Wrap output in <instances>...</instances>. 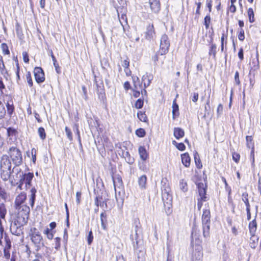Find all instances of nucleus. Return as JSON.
Returning a JSON list of instances; mask_svg holds the SVG:
<instances>
[{"mask_svg": "<svg viewBox=\"0 0 261 261\" xmlns=\"http://www.w3.org/2000/svg\"><path fill=\"white\" fill-rule=\"evenodd\" d=\"M246 140L247 147L251 149L254 148V142L252 136H247L246 137Z\"/></svg>", "mask_w": 261, "mask_h": 261, "instance_id": "nucleus-33", "label": "nucleus"}, {"mask_svg": "<svg viewBox=\"0 0 261 261\" xmlns=\"http://www.w3.org/2000/svg\"><path fill=\"white\" fill-rule=\"evenodd\" d=\"M181 162L182 164L186 167H189L190 166L191 158L188 153H185L181 155Z\"/></svg>", "mask_w": 261, "mask_h": 261, "instance_id": "nucleus-21", "label": "nucleus"}, {"mask_svg": "<svg viewBox=\"0 0 261 261\" xmlns=\"http://www.w3.org/2000/svg\"><path fill=\"white\" fill-rule=\"evenodd\" d=\"M22 226L18 225L15 222L12 224L10 226V231L13 234L20 236L23 234Z\"/></svg>", "mask_w": 261, "mask_h": 261, "instance_id": "nucleus-14", "label": "nucleus"}, {"mask_svg": "<svg viewBox=\"0 0 261 261\" xmlns=\"http://www.w3.org/2000/svg\"><path fill=\"white\" fill-rule=\"evenodd\" d=\"M51 57L52 58V60H53V61L54 66V67L55 68L56 72L58 74H60L61 72V68H60V67L59 65V64L57 63V60H56L55 57L54 56L52 51H51Z\"/></svg>", "mask_w": 261, "mask_h": 261, "instance_id": "nucleus-31", "label": "nucleus"}, {"mask_svg": "<svg viewBox=\"0 0 261 261\" xmlns=\"http://www.w3.org/2000/svg\"><path fill=\"white\" fill-rule=\"evenodd\" d=\"M36 152L37 150L35 148H32L31 150L32 158L33 162L35 164L36 160Z\"/></svg>", "mask_w": 261, "mask_h": 261, "instance_id": "nucleus-51", "label": "nucleus"}, {"mask_svg": "<svg viewBox=\"0 0 261 261\" xmlns=\"http://www.w3.org/2000/svg\"><path fill=\"white\" fill-rule=\"evenodd\" d=\"M180 189L184 192H187L188 190L187 182L184 179H181L179 182Z\"/></svg>", "mask_w": 261, "mask_h": 261, "instance_id": "nucleus-41", "label": "nucleus"}, {"mask_svg": "<svg viewBox=\"0 0 261 261\" xmlns=\"http://www.w3.org/2000/svg\"><path fill=\"white\" fill-rule=\"evenodd\" d=\"M7 96H8L9 98V100L7 101L6 104L7 109V113L11 116L14 112V107L12 98L8 95H7Z\"/></svg>", "mask_w": 261, "mask_h": 261, "instance_id": "nucleus-20", "label": "nucleus"}, {"mask_svg": "<svg viewBox=\"0 0 261 261\" xmlns=\"http://www.w3.org/2000/svg\"><path fill=\"white\" fill-rule=\"evenodd\" d=\"M6 114L5 108L2 102L0 100V119L4 118Z\"/></svg>", "mask_w": 261, "mask_h": 261, "instance_id": "nucleus-42", "label": "nucleus"}, {"mask_svg": "<svg viewBox=\"0 0 261 261\" xmlns=\"http://www.w3.org/2000/svg\"><path fill=\"white\" fill-rule=\"evenodd\" d=\"M0 71L1 74L6 79L8 75V71L6 68L2 56L0 55Z\"/></svg>", "mask_w": 261, "mask_h": 261, "instance_id": "nucleus-26", "label": "nucleus"}, {"mask_svg": "<svg viewBox=\"0 0 261 261\" xmlns=\"http://www.w3.org/2000/svg\"><path fill=\"white\" fill-rule=\"evenodd\" d=\"M34 177L33 173H28L23 174V180H25V187H30L31 186L32 180Z\"/></svg>", "mask_w": 261, "mask_h": 261, "instance_id": "nucleus-19", "label": "nucleus"}, {"mask_svg": "<svg viewBox=\"0 0 261 261\" xmlns=\"http://www.w3.org/2000/svg\"><path fill=\"white\" fill-rule=\"evenodd\" d=\"M172 113L173 119H175L179 115L178 105L176 102V99L173 101Z\"/></svg>", "mask_w": 261, "mask_h": 261, "instance_id": "nucleus-22", "label": "nucleus"}, {"mask_svg": "<svg viewBox=\"0 0 261 261\" xmlns=\"http://www.w3.org/2000/svg\"><path fill=\"white\" fill-rule=\"evenodd\" d=\"M7 213V210L4 203L0 204V217L2 219H4Z\"/></svg>", "mask_w": 261, "mask_h": 261, "instance_id": "nucleus-40", "label": "nucleus"}, {"mask_svg": "<svg viewBox=\"0 0 261 261\" xmlns=\"http://www.w3.org/2000/svg\"><path fill=\"white\" fill-rule=\"evenodd\" d=\"M27 80L29 85L30 87L33 86V81L32 80L31 75L30 72H28L26 74Z\"/></svg>", "mask_w": 261, "mask_h": 261, "instance_id": "nucleus-50", "label": "nucleus"}, {"mask_svg": "<svg viewBox=\"0 0 261 261\" xmlns=\"http://www.w3.org/2000/svg\"><path fill=\"white\" fill-rule=\"evenodd\" d=\"M242 199L245 204L246 210H250V205L248 199V194L247 192H244L242 194Z\"/></svg>", "mask_w": 261, "mask_h": 261, "instance_id": "nucleus-29", "label": "nucleus"}, {"mask_svg": "<svg viewBox=\"0 0 261 261\" xmlns=\"http://www.w3.org/2000/svg\"><path fill=\"white\" fill-rule=\"evenodd\" d=\"M140 158L143 161H145L148 157V153L144 146H140L138 149Z\"/></svg>", "mask_w": 261, "mask_h": 261, "instance_id": "nucleus-25", "label": "nucleus"}, {"mask_svg": "<svg viewBox=\"0 0 261 261\" xmlns=\"http://www.w3.org/2000/svg\"><path fill=\"white\" fill-rule=\"evenodd\" d=\"M95 204L97 207L100 206L101 207H103L105 205L106 207H107V199L103 197V195L99 194L98 193L96 195L94 199Z\"/></svg>", "mask_w": 261, "mask_h": 261, "instance_id": "nucleus-13", "label": "nucleus"}, {"mask_svg": "<svg viewBox=\"0 0 261 261\" xmlns=\"http://www.w3.org/2000/svg\"><path fill=\"white\" fill-rule=\"evenodd\" d=\"M1 48L3 50V53L5 55H9L10 54V51L8 49V47L6 43H2L1 45Z\"/></svg>", "mask_w": 261, "mask_h": 261, "instance_id": "nucleus-46", "label": "nucleus"}, {"mask_svg": "<svg viewBox=\"0 0 261 261\" xmlns=\"http://www.w3.org/2000/svg\"><path fill=\"white\" fill-rule=\"evenodd\" d=\"M7 131L8 136L10 137V139L12 140L16 138V136L17 134V131L16 129L10 127L7 129Z\"/></svg>", "mask_w": 261, "mask_h": 261, "instance_id": "nucleus-27", "label": "nucleus"}, {"mask_svg": "<svg viewBox=\"0 0 261 261\" xmlns=\"http://www.w3.org/2000/svg\"><path fill=\"white\" fill-rule=\"evenodd\" d=\"M200 234L196 227H193L191 233V246L193 248L192 260L201 261L203 256L202 240L199 239Z\"/></svg>", "mask_w": 261, "mask_h": 261, "instance_id": "nucleus-1", "label": "nucleus"}, {"mask_svg": "<svg viewBox=\"0 0 261 261\" xmlns=\"http://www.w3.org/2000/svg\"><path fill=\"white\" fill-rule=\"evenodd\" d=\"M198 202H197V207L198 210H200L202 204L203 202L204 201L203 200L201 199V198H198L197 199Z\"/></svg>", "mask_w": 261, "mask_h": 261, "instance_id": "nucleus-61", "label": "nucleus"}, {"mask_svg": "<svg viewBox=\"0 0 261 261\" xmlns=\"http://www.w3.org/2000/svg\"><path fill=\"white\" fill-rule=\"evenodd\" d=\"M55 248L56 250H58L60 247V241L61 239L59 237H57L55 239Z\"/></svg>", "mask_w": 261, "mask_h": 261, "instance_id": "nucleus-52", "label": "nucleus"}, {"mask_svg": "<svg viewBox=\"0 0 261 261\" xmlns=\"http://www.w3.org/2000/svg\"><path fill=\"white\" fill-rule=\"evenodd\" d=\"M44 233L46 234L47 238L48 239H49V240L53 239V238L54 237V234L49 228H47L44 230Z\"/></svg>", "mask_w": 261, "mask_h": 261, "instance_id": "nucleus-47", "label": "nucleus"}, {"mask_svg": "<svg viewBox=\"0 0 261 261\" xmlns=\"http://www.w3.org/2000/svg\"><path fill=\"white\" fill-rule=\"evenodd\" d=\"M198 190L199 198H201L202 200L204 201L207 200V197L206 196V186L202 182H198L196 184Z\"/></svg>", "mask_w": 261, "mask_h": 261, "instance_id": "nucleus-12", "label": "nucleus"}, {"mask_svg": "<svg viewBox=\"0 0 261 261\" xmlns=\"http://www.w3.org/2000/svg\"><path fill=\"white\" fill-rule=\"evenodd\" d=\"M7 156L12 162L15 167H18L22 164V155L21 150L15 146L9 147L7 150Z\"/></svg>", "mask_w": 261, "mask_h": 261, "instance_id": "nucleus-3", "label": "nucleus"}, {"mask_svg": "<svg viewBox=\"0 0 261 261\" xmlns=\"http://www.w3.org/2000/svg\"><path fill=\"white\" fill-rule=\"evenodd\" d=\"M11 161L9 159V156L7 154H3L0 161V172L1 177L4 181H7L10 179L12 174L13 173V168L12 169Z\"/></svg>", "mask_w": 261, "mask_h": 261, "instance_id": "nucleus-2", "label": "nucleus"}, {"mask_svg": "<svg viewBox=\"0 0 261 261\" xmlns=\"http://www.w3.org/2000/svg\"><path fill=\"white\" fill-rule=\"evenodd\" d=\"M198 202H197V207L198 210H200L202 204L203 202L204 201L203 200L201 199V198H198L197 199Z\"/></svg>", "mask_w": 261, "mask_h": 261, "instance_id": "nucleus-62", "label": "nucleus"}, {"mask_svg": "<svg viewBox=\"0 0 261 261\" xmlns=\"http://www.w3.org/2000/svg\"><path fill=\"white\" fill-rule=\"evenodd\" d=\"M150 9L153 13H158L161 9L160 0H149Z\"/></svg>", "mask_w": 261, "mask_h": 261, "instance_id": "nucleus-15", "label": "nucleus"}, {"mask_svg": "<svg viewBox=\"0 0 261 261\" xmlns=\"http://www.w3.org/2000/svg\"><path fill=\"white\" fill-rule=\"evenodd\" d=\"M238 38L240 41H243L245 39L244 31L242 28L239 30Z\"/></svg>", "mask_w": 261, "mask_h": 261, "instance_id": "nucleus-48", "label": "nucleus"}, {"mask_svg": "<svg viewBox=\"0 0 261 261\" xmlns=\"http://www.w3.org/2000/svg\"><path fill=\"white\" fill-rule=\"evenodd\" d=\"M134 228L132 230V233L130 235V239L133 242L134 248L136 249L138 247V239L140 234L142 232L140 223L138 220H135L134 223Z\"/></svg>", "mask_w": 261, "mask_h": 261, "instance_id": "nucleus-6", "label": "nucleus"}, {"mask_svg": "<svg viewBox=\"0 0 261 261\" xmlns=\"http://www.w3.org/2000/svg\"><path fill=\"white\" fill-rule=\"evenodd\" d=\"M174 136L176 139H179L182 138L185 135L184 130L180 127H175L174 128Z\"/></svg>", "mask_w": 261, "mask_h": 261, "instance_id": "nucleus-24", "label": "nucleus"}, {"mask_svg": "<svg viewBox=\"0 0 261 261\" xmlns=\"http://www.w3.org/2000/svg\"><path fill=\"white\" fill-rule=\"evenodd\" d=\"M240 155L239 153L234 152L232 154V159L236 163H238L240 160Z\"/></svg>", "mask_w": 261, "mask_h": 261, "instance_id": "nucleus-55", "label": "nucleus"}, {"mask_svg": "<svg viewBox=\"0 0 261 261\" xmlns=\"http://www.w3.org/2000/svg\"><path fill=\"white\" fill-rule=\"evenodd\" d=\"M22 56H23V61L25 62V63H29V56L27 54V52H23L22 53Z\"/></svg>", "mask_w": 261, "mask_h": 261, "instance_id": "nucleus-59", "label": "nucleus"}, {"mask_svg": "<svg viewBox=\"0 0 261 261\" xmlns=\"http://www.w3.org/2000/svg\"><path fill=\"white\" fill-rule=\"evenodd\" d=\"M34 72L35 80L37 83H41L44 81L45 77L44 71L41 67H35Z\"/></svg>", "mask_w": 261, "mask_h": 261, "instance_id": "nucleus-11", "label": "nucleus"}, {"mask_svg": "<svg viewBox=\"0 0 261 261\" xmlns=\"http://www.w3.org/2000/svg\"><path fill=\"white\" fill-rule=\"evenodd\" d=\"M38 132L40 138L42 140L45 139L46 138V133L44 128L42 127H40L38 128Z\"/></svg>", "mask_w": 261, "mask_h": 261, "instance_id": "nucleus-43", "label": "nucleus"}, {"mask_svg": "<svg viewBox=\"0 0 261 261\" xmlns=\"http://www.w3.org/2000/svg\"><path fill=\"white\" fill-rule=\"evenodd\" d=\"M81 193L80 192H77L76 193V202L77 204H79L81 202Z\"/></svg>", "mask_w": 261, "mask_h": 261, "instance_id": "nucleus-63", "label": "nucleus"}, {"mask_svg": "<svg viewBox=\"0 0 261 261\" xmlns=\"http://www.w3.org/2000/svg\"><path fill=\"white\" fill-rule=\"evenodd\" d=\"M212 0H206V6L208 8L209 12H211L212 8Z\"/></svg>", "mask_w": 261, "mask_h": 261, "instance_id": "nucleus-64", "label": "nucleus"}, {"mask_svg": "<svg viewBox=\"0 0 261 261\" xmlns=\"http://www.w3.org/2000/svg\"><path fill=\"white\" fill-rule=\"evenodd\" d=\"M247 14L249 18V21L253 23L255 21L254 13L252 8H250L247 10Z\"/></svg>", "mask_w": 261, "mask_h": 261, "instance_id": "nucleus-35", "label": "nucleus"}, {"mask_svg": "<svg viewBox=\"0 0 261 261\" xmlns=\"http://www.w3.org/2000/svg\"><path fill=\"white\" fill-rule=\"evenodd\" d=\"M147 181L146 176L142 175L138 179V184L141 188H145Z\"/></svg>", "mask_w": 261, "mask_h": 261, "instance_id": "nucleus-30", "label": "nucleus"}, {"mask_svg": "<svg viewBox=\"0 0 261 261\" xmlns=\"http://www.w3.org/2000/svg\"><path fill=\"white\" fill-rule=\"evenodd\" d=\"M211 214L209 210H204L202 216L203 236L207 238L210 236Z\"/></svg>", "mask_w": 261, "mask_h": 261, "instance_id": "nucleus-5", "label": "nucleus"}, {"mask_svg": "<svg viewBox=\"0 0 261 261\" xmlns=\"http://www.w3.org/2000/svg\"><path fill=\"white\" fill-rule=\"evenodd\" d=\"M93 234H92V231H90L89 232V234L88 236V239H87L88 245H90L92 243V242L93 241Z\"/></svg>", "mask_w": 261, "mask_h": 261, "instance_id": "nucleus-56", "label": "nucleus"}, {"mask_svg": "<svg viewBox=\"0 0 261 261\" xmlns=\"http://www.w3.org/2000/svg\"><path fill=\"white\" fill-rule=\"evenodd\" d=\"M144 101L143 99H142L141 98L138 99L135 104V107L137 109H141L143 106Z\"/></svg>", "mask_w": 261, "mask_h": 261, "instance_id": "nucleus-45", "label": "nucleus"}, {"mask_svg": "<svg viewBox=\"0 0 261 261\" xmlns=\"http://www.w3.org/2000/svg\"><path fill=\"white\" fill-rule=\"evenodd\" d=\"M27 198V195L24 192H21L15 198V207H18L23 204Z\"/></svg>", "mask_w": 261, "mask_h": 261, "instance_id": "nucleus-17", "label": "nucleus"}, {"mask_svg": "<svg viewBox=\"0 0 261 261\" xmlns=\"http://www.w3.org/2000/svg\"><path fill=\"white\" fill-rule=\"evenodd\" d=\"M155 36V33L154 31L153 25L149 24L146 30V32L145 33V38L146 39L150 40L151 39H153Z\"/></svg>", "mask_w": 261, "mask_h": 261, "instance_id": "nucleus-16", "label": "nucleus"}, {"mask_svg": "<svg viewBox=\"0 0 261 261\" xmlns=\"http://www.w3.org/2000/svg\"><path fill=\"white\" fill-rule=\"evenodd\" d=\"M5 89V85L3 82L2 78H0V93L1 94H4V90Z\"/></svg>", "mask_w": 261, "mask_h": 261, "instance_id": "nucleus-57", "label": "nucleus"}, {"mask_svg": "<svg viewBox=\"0 0 261 261\" xmlns=\"http://www.w3.org/2000/svg\"><path fill=\"white\" fill-rule=\"evenodd\" d=\"M249 228L251 235L253 237L257 229V223L255 219L251 221L249 224Z\"/></svg>", "mask_w": 261, "mask_h": 261, "instance_id": "nucleus-23", "label": "nucleus"}, {"mask_svg": "<svg viewBox=\"0 0 261 261\" xmlns=\"http://www.w3.org/2000/svg\"><path fill=\"white\" fill-rule=\"evenodd\" d=\"M136 135L139 137H143L146 134V132L143 128L137 129L136 131Z\"/></svg>", "mask_w": 261, "mask_h": 261, "instance_id": "nucleus-44", "label": "nucleus"}, {"mask_svg": "<svg viewBox=\"0 0 261 261\" xmlns=\"http://www.w3.org/2000/svg\"><path fill=\"white\" fill-rule=\"evenodd\" d=\"M18 211L19 216L22 217L23 220L28 219L30 212V207L25 204H22L15 207Z\"/></svg>", "mask_w": 261, "mask_h": 261, "instance_id": "nucleus-10", "label": "nucleus"}, {"mask_svg": "<svg viewBox=\"0 0 261 261\" xmlns=\"http://www.w3.org/2000/svg\"><path fill=\"white\" fill-rule=\"evenodd\" d=\"M135 89L140 90L142 89V85L140 84L139 79L137 76H132Z\"/></svg>", "mask_w": 261, "mask_h": 261, "instance_id": "nucleus-32", "label": "nucleus"}, {"mask_svg": "<svg viewBox=\"0 0 261 261\" xmlns=\"http://www.w3.org/2000/svg\"><path fill=\"white\" fill-rule=\"evenodd\" d=\"M217 47L215 44H212L210 47L208 55L209 56H213L214 58H216L217 53Z\"/></svg>", "mask_w": 261, "mask_h": 261, "instance_id": "nucleus-38", "label": "nucleus"}, {"mask_svg": "<svg viewBox=\"0 0 261 261\" xmlns=\"http://www.w3.org/2000/svg\"><path fill=\"white\" fill-rule=\"evenodd\" d=\"M120 22L122 26L124 23H127V17L125 14H122L120 18Z\"/></svg>", "mask_w": 261, "mask_h": 261, "instance_id": "nucleus-53", "label": "nucleus"}, {"mask_svg": "<svg viewBox=\"0 0 261 261\" xmlns=\"http://www.w3.org/2000/svg\"><path fill=\"white\" fill-rule=\"evenodd\" d=\"M82 89L83 93L82 96L86 100H87L88 99V95L86 88L85 86H82Z\"/></svg>", "mask_w": 261, "mask_h": 261, "instance_id": "nucleus-54", "label": "nucleus"}, {"mask_svg": "<svg viewBox=\"0 0 261 261\" xmlns=\"http://www.w3.org/2000/svg\"><path fill=\"white\" fill-rule=\"evenodd\" d=\"M162 197L165 207H167L169 209L172 205V195L170 188L168 185L165 184L163 185L161 188Z\"/></svg>", "mask_w": 261, "mask_h": 261, "instance_id": "nucleus-4", "label": "nucleus"}, {"mask_svg": "<svg viewBox=\"0 0 261 261\" xmlns=\"http://www.w3.org/2000/svg\"><path fill=\"white\" fill-rule=\"evenodd\" d=\"M194 156L196 166L198 168L200 169L202 167V165L201 164V161L199 154L197 152H196L194 153Z\"/></svg>", "mask_w": 261, "mask_h": 261, "instance_id": "nucleus-39", "label": "nucleus"}, {"mask_svg": "<svg viewBox=\"0 0 261 261\" xmlns=\"http://www.w3.org/2000/svg\"><path fill=\"white\" fill-rule=\"evenodd\" d=\"M170 40L168 36L166 34H164L162 36L160 39V49L159 54L160 55H165L168 52L170 47Z\"/></svg>", "mask_w": 261, "mask_h": 261, "instance_id": "nucleus-8", "label": "nucleus"}, {"mask_svg": "<svg viewBox=\"0 0 261 261\" xmlns=\"http://www.w3.org/2000/svg\"><path fill=\"white\" fill-rule=\"evenodd\" d=\"M65 130L66 134V135L67 136V138L70 141L72 140V132H71L70 129L67 127L66 126L65 128Z\"/></svg>", "mask_w": 261, "mask_h": 261, "instance_id": "nucleus-49", "label": "nucleus"}, {"mask_svg": "<svg viewBox=\"0 0 261 261\" xmlns=\"http://www.w3.org/2000/svg\"><path fill=\"white\" fill-rule=\"evenodd\" d=\"M31 196L30 198V204L32 207H33L36 198V189L34 187L31 190Z\"/></svg>", "mask_w": 261, "mask_h": 261, "instance_id": "nucleus-28", "label": "nucleus"}, {"mask_svg": "<svg viewBox=\"0 0 261 261\" xmlns=\"http://www.w3.org/2000/svg\"><path fill=\"white\" fill-rule=\"evenodd\" d=\"M113 181L115 189L116 190V187L121 188L122 187L123 182L121 176L116 174L112 176Z\"/></svg>", "mask_w": 261, "mask_h": 261, "instance_id": "nucleus-18", "label": "nucleus"}, {"mask_svg": "<svg viewBox=\"0 0 261 261\" xmlns=\"http://www.w3.org/2000/svg\"><path fill=\"white\" fill-rule=\"evenodd\" d=\"M5 246L4 249L5 258L7 259H10V261H16L17 258V253L16 252H12L11 255L10 249L11 248V242L10 239L6 233H5Z\"/></svg>", "mask_w": 261, "mask_h": 261, "instance_id": "nucleus-7", "label": "nucleus"}, {"mask_svg": "<svg viewBox=\"0 0 261 261\" xmlns=\"http://www.w3.org/2000/svg\"><path fill=\"white\" fill-rule=\"evenodd\" d=\"M234 80L237 85H239L240 84V81L239 80V73L238 71L235 72Z\"/></svg>", "mask_w": 261, "mask_h": 261, "instance_id": "nucleus-58", "label": "nucleus"}, {"mask_svg": "<svg viewBox=\"0 0 261 261\" xmlns=\"http://www.w3.org/2000/svg\"><path fill=\"white\" fill-rule=\"evenodd\" d=\"M172 144L180 151H184L186 149V146L183 143H177L176 141L173 140L172 141Z\"/></svg>", "mask_w": 261, "mask_h": 261, "instance_id": "nucleus-37", "label": "nucleus"}, {"mask_svg": "<svg viewBox=\"0 0 261 261\" xmlns=\"http://www.w3.org/2000/svg\"><path fill=\"white\" fill-rule=\"evenodd\" d=\"M137 116H138L139 119L142 122H146L148 121L147 117L146 115L145 114V112H143L142 111H139L137 113Z\"/></svg>", "mask_w": 261, "mask_h": 261, "instance_id": "nucleus-36", "label": "nucleus"}, {"mask_svg": "<svg viewBox=\"0 0 261 261\" xmlns=\"http://www.w3.org/2000/svg\"><path fill=\"white\" fill-rule=\"evenodd\" d=\"M122 66L124 68H127L129 67V61L128 60V59L127 58L126 59L124 60L122 63Z\"/></svg>", "mask_w": 261, "mask_h": 261, "instance_id": "nucleus-60", "label": "nucleus"}, {"mask_svg": "<svg viewBox=\"0 0 261 261\" xmlns=\"http://www.w3.org/2000/svg\"><path fill=\"white\" fill-rule=\"evenodd\" d=\"M30 234L32 242L39 247L42 241V237L39 230L35 227L31 228Z\"/></svg>", "mask_w": 261, "mask_h": 261, "instance_id": "nucleus-9", "label": "nucleus"}, {"mask_svg": "<svg viewBox=\"0 0 261 261\" xmlns=\"http://www.w3.org/2000/svg\"><path fill=\"white\" fill-rule=\"evenodd\" d=\"M142 82L143 83L144 87L146 88L148 86H149L151 83V80L149 79L148 75L145 74L143 75L142 77Z\"/></svg>", "mask_w": 261, "mask_h": 261, "instance_id": "nucleus-34", "label": "nucleus"}]
</instances>
